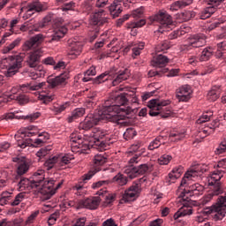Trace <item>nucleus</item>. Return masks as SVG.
<instances>
[{
    "instance_id": "e433bc0d",
    "label": "nucleus",
    "mask_w": 226,
    "mask_h": 226,
    "mask_svg": "<svg viewBox=\"0 0 226 226\" xmlns=\"http://www.w3.org/2000/svg\"><path fill=\"white\" fill-rule=\"evenodd\" d=\"M72 191L74 195H78L79 197H82L87 193V188L84 186V184L82 182L76 184L74 186H72Z\"/></svg>"
},
{
    "instance_id": "7c9ffc66",
    "label": "nucleus",
    "mask_w": 226,
    "mask_h": 226,
    "mask_svg": "<svg viewBox=\"0 0 226 226\" xmlns=\"http://www.w3.org/2000/svg\"><path fill=\"white\" fill-rule=\"evenodd\" d=\"M218 126H220V122L218 120H214L209 126L201 129L198 132V137H200V139H206L207 135H211V133H214L215 130H216Z\"/></svg>"
},
{
    "instance_id": "09e8293b",
    "label": "nucleus",
    "mask_w": 226,
    "mask_h": 226,
    "mask_svg": "<svg viewBox=\"0 0 226 226\" xmlns=\"http://www.w3.org/2000/svg\"><path fill=\"white\" fill-rule=\"evenodd\" d=\"M136 169L138 170L139 176H144V174L153 171V166L149 164H140L137 166Z\"/></svg>"
},
{
    "instance_id": "a18cd8bd",
    "label": "nucleus",
    "mask_w": 226,
    "mask_h": 226,
    "mask_svg": "<svg viewBox=\"0 0 226 226\" xmlns=\"http://www.w3.org/2000/svg\"><path fill=\"white\" fill-rule=\"evenodd\" d=\"M70 107V102H64L63 104H56L51 107L52 112L56 114V116L61 114L62 112H64L66 109Z\"/></svg>"
},
{
    "instance_id": "a878e982",
    "label": "nucleus",
    "mask_w": 226,
    "mask_h": 226,
    "mask_svg": "<svg viewBox=\"0 0 226 226\" xmlns=\"http://www.w3.org/2000/svg\"><path fill=\"white\" fill-rule=\"evenodd\" d=\"M177 98L178 102H188L192 98V87L190 85L182 86L177 91Z\"/></svg>"
},
{
    "instance_id": "6ab92c4d",
    "label": "nucleus",
    "mask_w": 226,
    "mask_h": 226,
    "mask_svg": "<svg viewBox=\"0 0 226 226\" xmlns=\"http://www.w3.org/2000/svg\"><path fill=\"white\" fill-rule=\"evenodd\" d=\"M47 10V4H41V2H34L27 7L21 8V11H25L23 15V19L27 20V19H31V16L34 13H40V11H45Z\"/></svg>"
},
{
    "instance_id": "c85d7f7f",
    "label": "nucleus",
    "mask_w": 226,
    "mask_h": 226,
    "mask_svg": "<svg viewBox=\"0 0 226 226\" xmlns=\"http://www.w3.org/2000/svg\"><path fill=\"white\" fill-rule=\"evenodd\" d=\"M151 64L155 68H159V70H164L165 66L169 64V57L162 54H159L154 56V58L151 61Z\"/></svg>"
},
{
    "instance_id": "412c9836",
    "label": "nucleus",
    "mask_w": 226,
    "mask_h": 226,
    "mask_svg": "<svg viewBox=\"0 0 226 226\" xmlns=\"http://www.w3.org/2000/svg\"><path fill=\"white\" fill-rule=\"evenodd\" d=\"M149 20L150 24L157 22L162 26V27H167V26H170L172 24V17L164 11H160L157 14L151 16Z\"/></svg>"
},
{
    "instance_id": "f8f14e48",
    "label": "nucleus",
    "mask_w": 226,
    "mask_h": 226,
    "mask_svg": "<svg viewBox=\"0 0 226 226\" xmlns=\"http://www.w3.org/2000/svg\"><path fill=\"white\" fill-rule=\"evenodd\" d=\"M214 54H216L217 57H226V41L218 43L215 48H205L201 52L200 61H209Z\"/></svg>"
},
{
    "instance_id": "bf43d9fd",
    "label": "nucleus",
    "mask_w": 226,
    "mask_h": 226,
    "mask_svg": "<svg viewBox=\"0 0 226 226\" xmlns=\"http://www.w3.org/2000/svg\"><path fill=\"white\" fill-rule=\"evenodd\" d=\"M110 185V180H101L95 182L92 185L93 190H98V188H102V186H109Z\"/></svg>"
},
{
    "instance_id": "0e129e2a",
    "label": "nucleus",
    "mask_w": 226,
    "mask_h": 226,
    "mask_svg": "<svg viewBox=\"0 0 226 226\" xmlns=\"http://www.w3.org/2000/svg\"><path fill=\"white\" fill-rule=\"evenodd\" d=\"M40 116H41V114L40 112H35V113H32V114L25 117V119L26 121H29V123H34V121L36 119H38V117H40Z\"/></svg>"
},
{
    "instance_id": "7ed1b4c3",
    "label": "nucleus",
    "mask_w": 226,
    "mask_h": 226,
    "mask_svg": "<svg viewBox=\"0 0 226 226\" xmlns=\"http://www.w3.org/2000/svg\"><path fill=\"white\" fill-rule=\"evenodd\" d=\"M68 79H70V77L67 73L60 74L55 78H48L47 83L41 82L35 85L31 83L23 84L21 85V89L26 88V91H38L42 89L41 93L39 94V98L45 103V105H47L56 98V95H54V94H52L47 87H50L51 89H54L55 87H63L64 86H66V80H68Z\"/></svg>"
},
{
    "instance_id": "6e6552de",
    "label": "nucleus",
    "mask_w": 226,
    "mask_h": 226,
    "mask_svg": "<svg viewBox=\"0 0 226 226\" xmlns=\"http://www.w3.org/2000/svg\"><path fill=\"white\" fill-rule=\"evenodd\" d=\"M111 130L94 128L90 137L94 139L95 146H99L101 149H108L110 144H114L116 140L112 138Z\"/></svg>"
},
{
    "instance_id": "bb28decb",
    "label": "nucleus",
    "mask_w": 226,
    "mask_h": 226,
    "mask_svg": "<svg viewBox=\"0 0 226 226\" xmlns=\"http://www.w3.org/2000/svg\"><path fill=\"white\" fill-rule=\"evenodd\" d=\"M202 192H204V186H202L200 184H193L192 185H189L188 189H185L184 192L181 193H184L185 197H193V196H199L202 195Z\"/></svg>"
},
{
    "instance_id": "ddd939ff",
    "label": "nucleus",
    "mask_w": 226,
    "mask_h": 226,
    "mask_svg": "<svg viewBox=\"0 0 226 226\" xmlns=\"http://www.w3.org/2000/svg\"><path fill=\"white\" fill-rule=\"evenodd\" d=\"M72 162L70 155H55L49 157L45 162L44 167L46 170H51V169H56V170H63L66 169V165Z\"/></svg>"
},
{
    "instance_id": "774afa93",
    "label": "nucleus",
    "mask_w": 226,
    "mask_h": 226,
    "mask_svg": "<svg viewBox=\"0 0 226 226\" xmlns=\"http://www.w3.org/2000/svg\"><path fill=\"white\" fill-rule=\"evenodd\" d=\"M74 8H75V3L70 2V3L65 4L62 7V10H63V11H73Z\"/></svg>"
},
{
    "instance_id": "13d9d810",
    "label": "nucleus",
    "mask_w": 226,
    "mask_h": 226,
    "mask_svg": "<svg viewBox=\"0 0 226 226\" xmlns=\"http://www.w3.org/2000/svg\"><path fill=\"white\" fill-rule=\"evenodd\" d=\"M215 154H223L226 153V137L222 139L221 144L215 151Z\"/></svg>"
},
{
    "instance_id": "680f3d73",
    "label": "nucleus",
    "mask_w": 226,
    "mask_h": 226,
    "mask_svg": "<svg viewBox=\"0 0 226 226\" xmlns=\"http://www.w3.org/2000/svg\"><path fill=\"white\" fill-rule=\"evenodd\" d=\"M52 20H54V13L49 12L46 17L43 18V19L41 21V24L43 25V27H47L49 23L52 22Z\"/></svg>"
},
{
    "instance_id": "a211bd4d",
    "label": "nucleus",
    "mask_w": 226,
    "mask_h": 226,
    "mask_svg": "<svg viewBox=\"0 0 226 226\" xmlns=\"http://www.w3.org/2000/svg\"><path fill=\"white\" fill-rule=\"evenodd\" d=\"M205 170L200 165L191 168L182 178L180 186H185V185H190V181H195L197 177H200L204 174Z\"/></svg>"
},
{
    "instance_id": "ea45409f",
    "label": "nucleus",
    "mask_w": 226,
    "mask_h": 226,
    "mask_svg": "<svg viewBox=\"0 0 226 226\" xmlns=\"http://www.w3.org/2000/svg\"><path fill=\"white\" fill-rule=\"evenodd\" d=\"M112 183H114L117 186H124L128 184V177L121 173H118L117 176L113 177Z\"/></svg>"
},
{
    "instance_id": "864d4df0",
    "label": "nucleus",
    "mask_w": 226,
    "mask_h": 226,
    "mask_svg": "<svg viewBox=\"0 0 226 226\" xmlns=\"http://www.w3.org/2000/svg\"><path fill=\"white\" fill-rule=\"evenodd\" d=\"M81 8L83 13H87V15H89V13L93 11V3L91 2V0H87L82 4Z\"/></svg>"
},
{
    "instance_id": "338daca9",
    "label": "nucleus",
    "mask_w": 226,
    "mask_h": 226,
    "mask_svg": "<svg viewBox=\"0 0 226 226\" xmlns=\"http://www.w3.org/2000/svg\"><path fill=\"white\" fill-rule=\"evenodd\" d=\"M16 100H18L19 105H26V103H29V97L25 94L17 96Z\"/></svg>"
},
{
    "instance_id": "a19ab883",
    "label": "nucleus",
    "mask_w": 226,
    "mask_h": 226,
    "mask_svg": "<svg viewBox=\"0 0 226 226\" xmlns=\"http://www.w3.org/2000/svg\"><path fill=\"white\" fill-rule=\"evenodd\" d=\"M163 136H157L154 140H152L148 145L149 151H154V149H158L162 144H165L163 142Z\"/></svg>"
},
{
    "instance_id": "dca6fc26",
    "label": "nucleus",
    "mask_w": 226,
    "mask_h": 226,
    "mask_svg": "<svg viewBox=\"0 0 226 226\" xmlns=\"http://www.w3.org/2000/svg\"><path fill=\"white\" fill-rule=\"evenodd\" d=\"M105 163H107V157H104L102 154H96L94 158V164L92 169L83 177L84 183H86V181H89V179H91L94 174L100 172V170H103L102 167L105 165Z\"/></svg>"
},
{
    "instance_id": "8fccbe9b",
    "label": "nucleus",
    "mask_w": 226,
    "mask_h": 226,
    "mask_svg": "<svg viewBox=\"0 0 226 226\" xmlns=\"http://www.w3.org/2000/svg\"><path fill=\"white\" fill-rule=\"evenodd\" d=\"M50 151H52V147H45L39 149V151L36 153V157L39 158V162H41L43 157L47 156Z\"/></svg>"
},
{
    "instance_id": "473e14b6",
    "label": "nucleus",
    "mask_w": 226,
    "mask_h": 226,
    "mask_svg": "<svg viewBox=\"0 0 226 226\" xmlns=\"http://www.w3.org/2000/svg\"><path fill=\"white\" fill-rule=\"evenodd\" d=\"M222 94V86L215 85L208 91L207 98L209 102H216Z\"/></svg>"
},
{
    "instance_id": "f704fd0d",
    "label": "nucleus",
    "mask_w": 226,
    "mask_h": 226,
    "mask_svg": "<svg viewBox=\"0 0 226 226\" xmlns=\"http://www.w3.org/2000/svg\"><path fill=\"white\" fill-rule=\"evenodd\" d=\"M185 172V168L183 166H177L173 168L171 172L169 174V183H176V179H179Z\"/></svg>"
},
{
    "instance_id": "2eb2a0df",
    "label": "nucleus",
    "mask_w": 226,
    "mask_h": 226,
    "mask_svg": "<svg viewBox=\"0 0 226 226\" xmlns=\"http://www.w3.org/2000/svg\"><path fill=\"white\" fill-rule=\"evenodd\" d=\"M70 142L72 153H79L82 154L89 150V143L84 141L82 137L79 136L76 132H72L70 135Z\"/></svg>"
},
{
    "instance_id": "393cba45",
    "label": "nucleus",
    "mask_w": 226,
    "mask_h": 226,
    "mask_svg": "<svg viewBox=\"0 0 226 226\" xmlns=\"http://www.w3.org/2000/svg\"><path fill=\"white\" fill-rule=\"evenodd\" d=\"M187 41L191 43L192 49H200L206 44V35L204 34H195L188 37Z\"/></svg>"
},
{
    "instance_id": "2f4dec72",
    "label": "nucleus",
    "mask_w": 226,
    "mask_h": 226,
    "mask_svg": "<svg viewBox=\"0 0 226 226\" xmlns=\"http://www.w3.org/2000/svg\"><path fill=\"white\" fill-rule=\"evenodd\" d=\"M123 0H115L109 6V13L113 19L119 17L123 11V7L121 6Z\"/></svg>"
},
{
    "instance_id": "423d86ee",
    "label": "nucleus",
    "mask_w": 226,
    "mask_h": 226,
    "mask_svg": "<svg viewBox=\"0 0 226 226\" xmlns=\"http://www.w3.org/2000/svg\"><path fill=\"white\" fill-rule=\"evenodd\" d=\"M169 105H170V100H151L147 104L149 109L148 114L152 117H156V116H160L164 119L170 117L172 109H170Z\"/></svg>"
},
{
    "instance_id": "79ce46f5",
    "label": "nucleus",
    "mask_w": 226,
    "mask_h": 226,
    "mask_svg": "<svg viewBox=\"0 0 226 226\" xmlns=\"http://www.w3.org/2000/svg\"><path fill=\"white\" fill-rule=\"evenodd\" d=\"M189 32H190V27L181 26L180 29L172 32L170 34V40H176V38H179V36H185V34H186V33H189Z\"/></svg>"
},
{
    "instance_id": "f3484780",
    "label": "nucleus",
    "mask_w": 226,
    "mask_h": 226,
    "mask_svg": "<svg viewBox=\"0 0 226 226\" xmlns=\"http://www.w3.org/2000/svg\"><path fill=\"white\" fill-rule=\"evenodd\" d=\"M146 181H147V177H143L139 179V184L134 183L124 192L122 200H124V202H132V200H135V198L139 197V193H140V183H146Z\"/></svg>"
},
{
    "instance_id": "b1692460",
    "label": "nucleus",
    "mask_w": 226,
    "mask_h": 226,
    "mask_svg": "<svg viewBox=\"0 0 226 226\" xmlns=\"http://www.w3.org/2000/svg\"><path fill=\"white\" fill-rule=\"evenodd\" d=\"M100 198L90 197L83 200L79 201L78 208L82 209V207H87V209H96L100 206Z\"/></svg>"
},
{
    "instance_id": "1a4fd4ad",
    "label": "nucleus",
    "mask_w": 226,
    "mask_h": 226,
    "mask_svg": "<svg viewBox=\"0 0 226 226\" xmlns=\"http://www.w3.org/2000/svg\"><path fill=\"white\" fill-rule=\"evenodd\" d=\"M109 119V115H106L102 109H99L94 114L87 115L84 121L79 124V128L80 130H85L87 132L94 126H96V124H100V123H106V121H110Z\"/></svg>"
},
{
    "instance_id": "37998d69",
    "label": "nucleus",
    "mask_w": 226,
    "mask_h": 226,
    "mask_svg": "<svg viewBox=\"0 0 226 226\" xmlns=\"http://www.w3.org/2000/svg\"><path fill=\"white\" fill-rule=\"evenodd\" d=\"M124 174L129 179H135V177H139V170L135 166H127L124 170Z\"/></svg>"
},
{
    "instance_id": "58836bf2",
    "label": "nucleus",
    "mask_w": 226,
    "mask_h": 226,
    "mask_svg": "<svg viewBox=\"0 0 226 226\" xmlns=\"http://www.w3.org/2000/svg\"><path fill=\"white\" fill-rule=\"evenodd\" d=\"M86 114V109L84 108H77L72 112V115L68 117V123H73L75 119H79V117H82Z\"/></svg>"
},
{
    "instance_id": "c9c22d12",
    "label": "nucleus",
    "mask_w": 226,
    "mask_h": 226,
    "mask_svg": "<svg viewBox=\"0 0 226 226\" xmlns=\"http://www.w3.org/2000/svg\"><path fill=\"white\" fill-rule=\"evenodd\" d=\"M192 3H193V0H177L170 5V11H177V10H181L183 8H186V6H190Z\"/></svg>"
},
{
    "instance_id": "6e6d98bb",
    "label": "nucleus",
    "mask_w": 226,
    "mask_h": 226,
    "mask_svg": "<svg viewBox=\"0 0 226 226\" xmlns=\"http://www.w3.org/2000/svg\"><path fill=\"white\" fill-rule=\"evenodd\" d=\"M137 136V131L133 128H128L126 131L124 132V138L126 140H130L133 139V137Z\"/></svg>"
},
{
    "instance_id": "4c0bfd02",
    "label": "nucleus",
    "mask_w": 226,
    "mask_h": 226,
    "mask_svg": "<svg viewBox=\"0 0 226 226\" xmlns=\"http://www.w3.org/2000/svg\"><path fill=\"white\" fill-rule=\"evenodd\" d=\"M130 47L132 50V57H137V56H140V53L144 50L145 43L132 42Z\"/></svg>"
},
{
    "instance_id": "4be33fe9",
    "label": "nucleus",
    "mask_w": 226,
    "mask_h": 226,
    "mask_svg": "<svg viewBox=\"0 0 226 226\" xmlns=\"http://www.w3.org/2000/svg\"><path fill=\"white\" fill-rule=\"evenodd\" d=\"M225 0H208L207 4L208 7L205 8L200 14V18L201 20H206V19H209L213 13H215L217 8L224 3Z\"/></svg>"
},
{
    "instance_id": "c756f323",
    "label": "nucleus",
    "mask_w": 226,
    "mask_h": 226,
    "mask_svg": "<svg viewBox=\"0 0 226 226\" xmlns=\"http://www.w3.org/2000/svg\"><path fill=\"white\" fill-rule=\"evenodd\" d=\"M84 47V43L82 41H72L69 46V56H71V59H75V57H79V54H82V48Z\"/></svg>"
},
{
    "instance_id": "0eeeda50",
    "label": "nucleus",
    "mask_w": 226,
    "mask_h": 226,
    "mask_svg": "<svg viewBox=\"0 0 226 226\" xmlns=\"http://www.w3.org/2000/svg\"><path fill=\"white\" fill-rule=\"evenodd\" d=\"M223 174H225V170L222 169L213 171L210 178L208 179V185L210 186H214V190L212 193H209L203 198L201 204H207V202L211 201L213 197L220 195V193H223V189H222V182H220L222 177H223Z\"/></svg>"
},
{
    "instance_id": "72a5a7b5",
    "label": "nucleus",
    "mask_w": 226,
    "mask_h": 226,
    "mask_svg": "<svg viewBox=\"0 0 226 226\" xmlns=\"http://www.w3.org/2000/svg\"><path fill=\"white\" fill-rule=\"evenodd\" d=\"M66 33H68V28L64 26H58L54 30L51 39L49 40V43H52V41H59L61 38H64V34H66Z\"/></svg>"
},
{
    "instance_id": "9b49d317",
    "label": "nucleus",
    "mask_w": 226,
    "mask_h": 226,
    "mask_svg": "<svg viewBox=\"0 0 226 226\" xmlns=\"http://www.w3.org/2000/svg\"><path fill=\"white\" fill-rule=\"evenodd\" d=\"M103 9H100L98 11H95L90 19V24L94 26V31H92L90 34L89 42L93 43L95 38H98V33H100V27L103 26V24H107L109 19L103 17Z\"/></svg>"
},
{
    "instance_id": "3c124183",
    "label": "nucleus",
    "mask_w": 226,
    "mask_h": 226,
    "mask_svg": "<svg viewBox=\"0 0 226 226\" xmlns=\"http://www.w3.org/2000/svg\"><path fill=\"white\" fill-rule=\"evenodd\" d=\"M43 24L41 22L34 23V19H30V32L38 33L41 29H43Z\"/></svg>"
},
{
    "instance_id": "39448f33",
    "label": "nucleus",
    "mask_w": 226,
    "mask_h": 226,
    "mask_svg": "<svg viewBox=\"0 0 226 226\" xmlns=\"http://www.w3.org/2000/svg\"><path fill=\"white\" fill-rule=\"evenodd\" d=\"M130 77V70L124 69L123 71L113 67L109 71H106L105 72L102 73L101 75L97 76L96 78L93 79V84H103V82H107L109 79H114L112 81L113 86H118L121 82L124 80H128Z\"/></svg>"
},
{
    "instance_id": "e2e57ef3",
    "label": "nucleus",
    "mask_w": 226,
    "mask_h": 226,
    "mask_svg": "<svg viewBox=\"0 0 226 226\" xmlns=\"http://www.w3.org/2000/svg\"><path fill=\"white\" fill-rule=\"evenodd\" d=\"M139 161H140V154H135L128 161L129 167H133V164L134 163H139Z\"/></svg>"
},
{
    "instance_id": "aec40b11",
    "label": "nucleus",
    "mask_w": 226,
    "mask_h": 226,
    "mask_svg": "<svg viewBox=\"0 0 226 226\" xmlns=\"http://www.w3.org/2000/svg\"><path fill=\"white\" fill-rule=\"evenodd\" d=\"M149 20L150 24L157 22L162 26V27H167V26H170L172 24V17L164 11H160L157 14L151 16Z\"/></svg>"
},
{
    "instance_id": "5fc2aeb1",
    "label": "nucleus",
    "mask_w": 226,
    "mask_h": 226,
    "mask_svg": "<svg viewBox=\"0 0 226 226\" xmlns=\"http://www.w3.org/2000/svg\"><path fill=\"white\" fill-rule=\"evenodd\" d=\"M172 161V156L170 154H163L158 158L157 162L159 165H169Z\"/></svg>"
},
{
    "instance_id": "4d7b16f0",
    "label": "nucleus",
    "mask_w": 226,
    "mask_h": 226,
    "mask_svg": "<svg viewBox=\"0 0 226 226\" xmlns=\"http://www.w3.org/2000/svg\"><path fill=\"white\" fill-rule=\"evenodd\" d=\"M169 72V69H160V70H151L148 72L147 75L149 78L152 77H162V73H167Z\"/></svg>"
},
{
    "instance_id": "20e7f679",
    "label": "nucleus",
    "mask_w": 226,
    "mask_h": 226,
    "mask_svg": "<svg viewBox=\"0 0 226 226\" xmlns=\"http://www.w3.org/2000/svg\"><path fill=\"white\" fill-rule=\"evenodd\" d=\"M19 134L22 139L18 140V147L21 149H26L30 144L34 147H41L50 139L49 132H41L40 128L35 125H29L19 130Z\"/></svg>"
},
{
    "instance_id": "69168bd1",
    "label": "nucleus",
    "mask_w": 226,
    "mask_h": 226,
    "mask_svg": "<svg viewBox=\"0 0 226 226\" xmlns=\"http://www.w3.org/2000/svg\"><path fill=\"white\" fill-rule=\"evenodd\" d=\"M142 26H146V19H141L136 22H132L129 28L130 29H135V27H142Z\"/></svg>"
},
{
    "instance_id": "cd10ccee",
    "label": "nucleus",
    "mask_w": 226,
    "mask_h": 226,
    "mask_svg": "<svg viewBox=\"0 0 226 226\" xmlns=\"http://www.w3.org/2000/svg\"><path fill=\"white\" fill-rule=\"evenodd\" d=\"M40 49H35L33 52H30L26 56V64L29 68H37L38 64H40Z\"/></svg>"
},
{
    "instance_id": "c03bdc74",
    "label": "nucleus",
    "mask_w": 226,
    "mask_h": 226,
    "mask_svg": "<svg viewBox=\"0 0 226 226\" xmlns=\"http://www.w3.org/2000/svg\"><path fill=\"white\" fill-rule=\"evenodd\" d=\"M21 73L24 75V77H30L32 80H36V79H40V77H41L40 71H29V69H25Z\"/></svg>"
},
{
    "instance_id": "f03ea898",
    "label": "nucleus",
    "mask_w": 226,
    "mask_h": 226,
    "mask_svg": "<svg viewBox=\"0 0 226 226\" xmlns=\"http://www.w3.org/2000/svg\"><path fill=\"white\" fill-rule=\"evenodd\" d=\"M128 103L126 95L120 94L105 101L102 107V111L106 116H110L109 118L110 123H114L118 126H126V116H135L137 108L124 107Z\"/></svg>"
},
{
    "instance_id": "f257e3e1",
    "label": "nucleus",
    "mask_w": 226,
    "mask_h": 226,
    "mask_svg": "<svg viewBox=\"0 0 226 226\" xmlns=\"http://www.w3.org/2000/svg\"><path fill=\"white\" fill-rule=\"evenodd\" d=\"M13 162L18 163V167L16 175H14L12 178V185H14V189L18 190V192L36 188L41 194L42 200H49L64 183V180L57 182V180L54 178L45 180L43 170L35 172L31 179L26 178L22 176L29 170V163L26 162V160H20L19 157L13 158Z\"/></svg>"
},
{
    "instance_id": "5701e85b",
    "label": "nucleus",
    "mask_w": 226,
    "mask_h": 226,
    "mask_svg": "<svg viewBox=\"0 0 226 226\" xmlns=\"http://www.w3.org/2000/svg\"><path fill=\"white\" fill-rule=\"evenodd\" d=\"M43 41H45L44 35L38 34L25 41L23 44V50H35V49H38Z\"/></svg>"
},
{
    "instance_id": "de8ad7c7",
    "label": "nucleus",
    "mask_w": 226,
    "mask_h": 226,
    "mask_svg": "<svg viewBox=\"0 0 226 226\" xmlns=\"http://www.w3.org/2000/svg\"><path fill=\"white\" fill-rule=\"evenodd\" d=\"M213 119V111L207 110L205 111L202 116L197 120L198 124H202V123H207V121H211Z\"/></svg>"
},
{
    "instance_id": "9d476101",
    "label": "nucleus",
    "mask_w": 226,
    "mask_h": 226,
    "mask_svg": "<svg viewBox=\"0 0 226 226\" xmlns=\"http://www.w3.org/2000/svg\"><path fill=\"white\" fill-rule=\"evenodd\" d=\"M24 59H26V53H19V55L11 56L5 58L3 63L4 64L7 63L6 77H13V75L19 73L20 68L24 66Z\"/></svg>"
},
{
    "instance_id": "603ef678",
    "label": "nucleus",
    "mask_w": 226,
    "mask_h": 226,
    "mask_svg": "<svg viewBox=\"0 0 226 226\" xmlns=\"http://www.w3.org/2000/svg\"><path fill=\"white\" fill-rule=\"evenodd\" d=\"M20 45V39H16L9 45L5 46L3 49L4 54H8V52L13 50L15 47H19Z\"/></svg>"
},
{
    "instance_id": "49530a36",
    "label": "nucleus",
    "mask_w": 226,
    "mask_h": 226,
    "mask_svg": "<svg viewBox=\"0 0 226 226\" xmlns=\"http://www.w3.org/2000/svg\"><path fill=\"white\" fill-rule=\"evenodd\" d=\"M96 75V66L92 65L88 70L86 71L85 76L82 79L84 82H91L93 79L91 77H94Z\"/></svg>"
},
{
    "instance_id": "4468645a",
    "label": "nucleus",
    "mask_w": 226,
    "mask_h": 226,
    "mask_svg": "<svg viewBox=\"0 0 226 226\" xmlns=\"http://www.w3.org/2000/svg\"><path fill=\"white\" fill-rule=\"evenodd\" d=\"M178 199V202H181L183 207L174 215V219L179 220L182 216L193 215V209L192 208L193 201L185 193H180Z\"/></svg>"
},
{
    "instance_id": "052dcab7",
    "label": "nucleus",
    "mask_w": 226,
    "mask_h": 226,
    "mask_svg": "<svg viewBox=\"0 0 226 226\" xmlns=\"http://www.w3.org/2000/svg\"><path fill=\"white\" fill-rule=\"evenodd\" d=\"M24 199H26V193L19 192L16 195L14 200L11 203V206H19V204H20V202H22Z\"/></svg>"
}]
</instances>
